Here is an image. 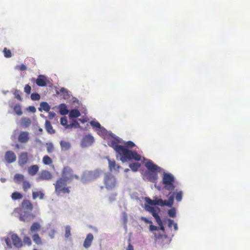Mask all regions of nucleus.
<instances>
[{"instance_id": "423d86ee", "label": "nucleus", "mask_w": 250, "mask_h": 250, "mask_svg": "<svg viewBox=\"0 0 250 250\" xmlns=\"http://www.w3.org/2000/svg\"><path fill=\"white\" fill-rule=\"evenodd\" d=\"M100 175V172L98 170L86 171L83 173L82 179L84 182L92 181L98 178Z\"/></svg>"}, {"instance_id": "3c124183", "label": "nucleus", "mask_w": 250, "mask_h": 250, "mask_svg": "<svg viewBox=\"0 0 250 250\" xmlns=\"http://www.w3.org/2000/svg\"><path fill=\"white\" fill-rule=\"evenodd\" d=\"M16 68L19 69L20 71H25L27 69L26 66L23 64L16 66Z\"/></svg>"}, {"instance_id": "864d4df0", "label": "nucleus", "mask_w": 250, "mask_h": 250, "mask_svg": "<svg viewBox=\"0 0 250 250\" xmlns=\"http://www.w3.org/2000/svg\"><path fill=\"white\" fill-rule=\"evenodd\" d=\"M5 241L7 247L9 248H12V243L10 239L8 237H7L5 238Z\"/></svg>"}, {"instance_id": "f03ea898", "label": "nucleus", "mask_w": 250, "mask_h": 250, "mask_svg": "<svg viewBox=\"0 0 250 250\" xmlns=\"http://www.w3.org/2000/svg\"><path fill=\"white\" fill-rule=\"evenodd\" d=\"M63 173L65 176L57 180L55 185V191L58 195L61 193H69L70 191L69 187H67V183L73 179H79L78 176L73 173V170L70 167H65Z\"/></svg>"}, {"instance_id": "a19ab883", "label": "nucleus", "mask_w": 250, "mask_h": 250, "mask_svg": "<svg viewBox=\"0 0 250 250\" xmlns=\"http://www.w3.org/2000/svg\"><path fill=\"white\" fill-rule=\"evenodd\" d=\"M30 97L33 101H38L41 98L40 95L37 93H32Z\"/></svg>"}, {"instance_id": "b1692460", "label": "nucleus", "mask_w": 250, "mask_h": 250, "mask_svg": "<svg viewBox=\"0 0 250 250\" xmlns=\"http://www.w3.org/2000/svg\"><path fill=\"white\" fill-rule=\"evenodd\" d=\"M41 229V226L38 222H34L30 227V231L32 232H37Z\"/></svg>"}, {"instance_id": "4d7b16f0", "label": "nucleus", "mask_w": 250, "mask_h": 250, "mask_svg": "<svg viewBox=\"0 0 250 250\" xmlns=\"http://www.w3.org/2000/svg\"><path fill=\"white\" fill-rule=\"evenodd\" d=\"M73 127L74 128H79L80 127V125L78 123V122L76 120H74L72 122Z\"/></svg>"}, {"instance_id": "c9c22d12", "label": "nucleus", "mask_w": 250, "mask_h": 250, "mask_svg": "<svg viewBox=\"0 0 250 250\" xmlns=\"http://www.w3.org/2000/svg\"><path fill=\"white\" fill-rule=\"evenodd\" d=\"M31 187V185L28 181H24L22 182V188L24 191L26 192Z\"/></svg>"}, {"instance_id": "09e8293b", "label": "nucleus", "mask_w": 250, "mask_h": 250, "mask_svg": "<svg viewBox=\"0 0 250 250\" xmlns=\"http://www.w3.org/2000/svg\"><path fill=\"white\" fill-rule=\"evenodd\" d=\"M61 124L62 125L65 127L67 125V119L66 117H62L61 118Z\"/></svg>"}, {"instance_id": "2f4dec72", "label": "nucleus", "mask_w": 250, "mask_h": 250, "mask_svg": "<svg viewBox=\"0 0 250 250\" xmlns=\"http://www.w3.org/2000/svg\"><path fill=\"white\" fill-rule=\"evenodd\" d=\"M22 197V195L17 191L13 192L11 195L12 199L14 200L21 199Z\"/></svg>"}, {"instance_id": "f257e3e1", "label": "nucleus", "mask_w": 250, "mask_h": 250, "mask_svg": "<svg viewBox=\"0 0 250 250\" xmlns=\"http://www.w3.org/2000/svg\"><path fill=\"white\" fill-rule=\"evenodd\" d=\"M118 144V140L115 139H111L108 142L109 146L112 147L118 155L121 156L120 160L123 163L127 161V160H134L137 161L141 160V156L138 154L136 151L130 150Z\"/></svg>"}, {"instance_id": "052dcab7", "label": "nucleus", "mask_w": 250, "mask_h": 250, "mask_svg": "<svg viewBox=\"0 0 250 250\" xmlns=\"http://www.w3.org/2000/svg\"><path fill=\"white\" fill-rule=\"evenodd\" d=\"M29 109L32 112H35L36 111V108L33 106H29Z\"/></svg>"}, {"instance_id": "c756f323", "label": "nucleus", "mask_w": 250, "mask_h": 250, "mask_svg": "<svg viewBox=\"0 0 250 250\" xmlns=\"http://www.w3.org/2000/svg\"><path fill=\"white\" fill-rule=\"evenodd\" d=\"M13 110L15 113L18 116H21L22 114L21 106L20 104H16L14 106Z\"/></svg>"}, {"instance_id": "4c0bfd02", "label": "nucleus", "mask_w": 250, "mask_h": 250, "mask_svg": "<svg viewBox=\"0 0 250 250\" xmlns=\"http://www.w3.org/2000/svg\"><path fill=\"white\" fill-rule=\"evenodd\" d=\"M23 242L25 245L30 246L32 245V241L29 236H25L23 238Z\"/></svg>"}, {"instance_id": "79ce46f5", "label": "nucleus", "mask_w": 250, "mask_h": 250, "mask_svg": "<svg viewBox=\"0 0 250 250\" xmlns=\"http://www.w3.org/2000/svg\"><path fill=\"white\" fill-rule=\"evenodd\" d=\"M3 53L4 54V57L6 58H10L12 56L11 51L9 49H7L6 47L3 49Z\"/></svg>"}, {"instance_id": "603ef678", "label": "nucleus", "mask_w": 250, "mask_h": 250, "mask_svg": "<svg viewBox=\"0 0 250 250\" xmlns=\"http://www.w3.org/2000/svg\"><path fill=\"white\" fill-rule=\"evenodd\" d=\"M140 220L141 221H144L146 224H152V222L151 221L149 220L148 219H147L145 217H141L140 218Z\"/></svg>"}, {"instance_id": "bb28decb", "label": "nucleus", "mask_w": 250, "mask_h": 250, "mask_svg": "<svg viewBox=\"0 0 250 250\" xmlns=\"http://www.w3.org/2000/svg\"><path fill=\"white\" fill-rule=\"evenodd\" d=\"M81 113L78 109H72L69 113V117L70 118H75L79 117Z\"/></svg>"}, {"instance_id": "e433bc0d", "label": "nucleus", "mask_w": 250, "mask_h": 250, "mask_svg": "<svg viewBox=\"0 0 250 250\" xmlns=\"http://www.w3.org/2000/svg\"><path fill=\"white\" fill-rule=\"evenodd\" d=\"M42 162L44 165H50L52 163V159L47 155H45L43 157Z\"/></svg>"}, {"instance_id": "20e7f679", "label": "nucleus", "mask_w": 250, "mask_h": 250, "mask_svg": "<svg viewBox=\"0 0 250 250\" xmlns=\"http://www.w3.org/2000/svg\"><path fill=\"white\" fill-rule=\"evenodd\" d=\"M162 183L164 185V188L169 191L174 190L175 186H174V177L170 173H164Z\"/></svg>"}, {"instance_id": "a18cd8bd", "label": "nucleus", "mask_w": 250, "mask_h": 250, "mask_svg": "<svg viewBox=\"0 0 250 250\" xmlns=\"http://www.w3.org/2000/svg\"><path fill=\"white\" fill-rule=\"evenodd\" d=\"M135 146V145L133 142H132L131 141H129L125 143V146H124L126 148H133V147H134Z\"/></svg>"}, {"instance_id": "dca6fc26", "label": "nucleus", "mask_w": 250, "mask_h": 250, "mask_svg": "<svg viewBox=\"0 0 250 250\" xmlns=\"http://www.w3.org/2000/svg\"><path fill=\"white\" fill-rule=\"evenodd\" d=\"M94 236L92 233H88L84 241L83 246V247L87 249L90 247L91 245L92 242L93 240Z\"/></svg>"}, {"instance_id": "412c9836", "label": "nucleus", "mask_w": 250, "mask_h": 250, "mask_svg": "<svg viewBox=\"0 0 250 250\" xmlns=\"http://www.w3.org/2000/svg\"><path fill=\"white\" fill-rule=\"evenodd\" d=\"M60 146L61 147V149L62 151H67L69 150L71 146V144L70 142L64 141H61L60 142Z\"/></svg>"}, {"instance_id": "6ab92c4d", "label": "nucleus", "mask_w": 250, "mask_h": 250, "mask_svg": "<svg viewBox=\"0 0 250 250\" xmlns=\"http://www.w3.org/2000/svg\"><path fill=\"white\" fill-rule=\"evenodd\" d=\"M20 124L22 127L27 128L31 125V120L29 118L23 117L21 119Z\"/></svg>"}, {"instance_id": "5fc2aeb1", "label": "nucleus", "mask_w": 250, "mask_h": 250, "mask_svg": "<svg viewBox=\"0 0 250 250\" xmlns=\"http://www.w3.org/2000/svg\"><path fill=\"white\" fill-rule=\"evenodd\" d=\"M159 228L157 226H154L152 224H150L149 226V230L151 231H154V230H158Z\"/></svg>"}, {"instance_id": "680f3d73", "label": "nucleus", "mask_w": 250, "mask_h": 250, "mask_svg": "<svg viewBox=\"0 0 250 250\" xmlns=\"http://www.w3.org/2000/svg\"><path fill=\"white\" fill-rule=\"evenodd\" d=\"M127 250H134L133 246L130 244H129L127 248Z\"/></svg>"}, {"instance_id": "c03bdc74", "label": "nucleus", "mask_w": 250, "mask_h": 250, "mask_svg": "<svg viewBox=\"0 0 250 250\" xmlns=\"http://www.w3.org/2000/svg\"><path fill=\"white\" fill-rule=\"evenodd\" d=\"M46 149L48 153H51L54 150V145L52 143H50L46 144Z\"/></svg>"}, {"instance_id": "72a5a7b5", "label": "nucleus", "mask_w": 250, "mask_h": 250, "mask_svg": "<svg viewBox=\"0 0 250 250\" xmlns=\"http://www.w3.org/2000/svg\"><path fill=\"white\" fill-rule=\"evenodd\" d=\"M33 198L34 199H36L39 197L40 199H42L44 197V194L41 191H33L32 192Z\"/></svg>"}, {"instance_id": "c85d7f7f", "label": "nucleus", "mask_w": 250, "mask_h": 250, "mask_svg": "<svg viewBox=\"0 0 250 250\" xmlns=\"http://www.w3.org/2000/svg\"><path fill=\"white\" fill-rule=\"evenodd\" d=\"M59 112L61 115H65L68 113L69 111L65 104H61L60 107Z\"/></svg>"}, {"instance_id": "8fccbe9b", "label": "nucleus", "mask_w": 250, "mask_h": 250, "mask_svg": "<svg viewBox=\"0 0 250 250\" xmlns=\"http://www.w3.org/2000/svg\"><path fill=\"white\" fill-rule=\"evenodd\" d=\"M31 87L29 84H26L24 88V91L27 94L31 93Z\"/></svg>"}, {"instance_id": "6e6d98bb", "label": "nucleus", "mask_w": 250, "mask_h": 250, "mask_svg": "<svg viewBox=\"0 0 250 250\" xmlns=\"http://www.w3.org/2000/svg\"><path fill=\"white\" fill-rule=\"evenodd\" d=\"M154 218H155L157 224L159 225L163 224L162 221L160 218V217L159 216V215L158 214L157 215H156L155 217H154Z\"/></svg>"}, {"instance_id": "4be33fe9", "label": "nucleus", "mask_w": 250, "mask_h": 250, "mask_svg": "<svg viewBox=\"0 0 250 250\" xmlns=\"http://www.w3.org/2000/svg\"><path fill=\"white\" fill-rule=\"evenodd\" d=\"M50 109V106L47 102H43L40 104V107L39 108V110L40 111H42L43 110L46 112H48Z\"/></svg>"}, {"instance_id": "4468645a", "label": "nucleus", "mask_w": 250, "mask_h": 250, "mask_svg": "<svg viewBox=\"0 0 250 250\" xmlns=\"http://www.w3.org/2000/svg\"><path fill=\"white\" fill-rule=\"evenodd\" d=\"M35 217L33 214L25 212L23 214H21L20 216V220L23 222H29Z\"/></svg>"}, {"instance_id": "9d476101", "label": "nucleus", "mask_w": 250, "mask_h": 250, "mask_svg": "<svg viewBox=\"0 0 250 250\" xmlns=\"http://www.w3.org/2000/svg\"><path fill=\"white\" fill-rule=\"evenodd\" d=\"M29 133L27 131H21L18 136V141L21 143H26L29 140Z\"/></svg>"}, {"instance_id": "49530a36", "label": "nucleus", "mask_w": 250, "mask_h": 250, "mask_svg": "<svg viewBox=\"0 0 250 250\" xmlns=\"http://www.w3.org/2000/svg\"><path fill=\"white\" fill-rule=\"evenodd\" d=\"M183 197L182 191H179L176 193L175 195V199L177 202H180L182 200Z\"/></svg>"}, {"instance_id": "aec40b11", "label": "nucleus", "mask_w": 250, "mask_h": 250, "mask_svg": "<svg viewBox=\"0 0 250 250\" xmlns=\"http://www.w3.org/2000/svg\"><path fill=\"white\" fill-rule=\"evenodd\" d=\"M109 164V167L110 170H119L120 166L117 165L115 162V161L113 160H111L109 158H107Z\"/></svg>"}, {"instance_id": "6e6552de", "label": "nucleus", "mask_w": 250, "mask_h": 250, "mask_svg": "<svg viewBox=\"0 0 250 250\" xmlns=\"http://www.w3.org/2000/svg\"><path fill=\"white\" fill-rule=\"evenodd\" d=\"M32 82H36V84L39 86H45L46 85L47 82L48 80L47 78L42 75H40L37 79L35 78H32L31 79Z\"/></svg>"}, {"instance_id": "e2e57ef3", "label": "nucleus", "mask_w": 250, "mask_h": 250, "mask_svg": "<svg viewBox=\"0 0 250 250\" xmlns=\"http://www.w3.org/2000/svg\"><path fill=\"white\" fill-rule=\"evenodd\" d=\"M55 116V113L54 112H50L49 117L50 119L53 118Z\"/></svg>"}, {"instance_id": "473e14b6", "label": "nucleus", "mask_w": 250, "mask_h": 250, "mask_svg": "<svg viewBox=\"0 0 250 250\" xmlns=\"http://www.w3.org/2000/svg\"><path fill=\"white\" fill-rule=\"evenodd\" d=\"M129 167L133 171H137L141 167V164L139 163H133L129 165Z\"/></svg>"}, {"instance_id": "7ed1b4c3", "label": "nucleus", "mask_w": 250, "mask_h": 250, "mask_svg": "<svg viewBox=\"0 0 250 250\" xmlns=\"http://www.w3.org/2000/svg\"><path fill=\"white\" fill-rule=\"evenodd\" d=\"M145 166L149 171L148 174V179L152 183H156L158 176L157 172L159 171L160 167L153 163L151 160H148L145 164Z\"/></svg>"}, {"instance_id": "0eeeda50", "label": "nucleus", "mask_w": 250, "mask_h": 250, "mask_svg": "<svg viewBox=\"0 0 250 250\" xmlns=\"http://www.w3.org/2000/svg\"><path fill=\"white\" fill-rule=\"evenodd\" d=\"M52 178L51 173L46 170H42L38 175L36 178V181L40 182L41 181L49 180Z\"/></svg>"}, {"instance_id": "de8ad7c7", "label": "nucleus", "mask_w": 250, "mask_h": 250, "mask_svg": "<svg viewBox=\"0 0 250 250\" xmlns=\"http://www.w3.org/2000/svg\"><path fill=\"white\" fill-rule=\"evenodd\" d=\"M168 215L172 218H174L176 216V210L174 208H172L168 210Z\"/></svg>"}, {"instance_id": "cd10ccee", "label": "nucleus", "mask_w": 250, "mask_h": 250, "mask_svg": "<svg viewBox=\"0 0 250 250\" xmlns=\"http://www.w3.org/2000/svg\"><path fill=\"white\" fill-rule=\"evenodd\" d=\"M14 179L16 183L19 184L24 181V176L21 174H16L14 176Z\"/></svg>"}, {"instance_id": "f3484780", "label": "nucleus", "mask_w": 250, "mask_h": 250, "mask_svg": "<svg viewBox=\"0 0 250 250\" xmlns=\"http://www.w3.org/2000/svg\"><path fill=\"white\" fill-rule=\"evenodd\" d=\"M21 208L28 211H31L33 207L31 202L28 200H24L21 203Z\"/></svg>"}, {"instance_id": "9b49d317", "label": "nucleus", "mask_w": 250, "mask_h": 250, "mask_svg": "<svg viewBox=\"0 0 250 250\" xmlns=\"http://www.w3.org/2000/svg\"><path fill=\"white\" fill-rule=\"evenodd\" d=\"M94 142V138L90 135H85L82 139V146H88L92 145Z\"/></svg>"}, {"instance_id": "1a4fd4ad", "label": "nucleus", "mask_w": 250, "mask_h": 250, "mask_svg": "<svg viewBox=\"0 0 250 250\" xmlns=\"http://www.w3.org/2000/svg\"><path fill=\"white\" fill-rule=\"evenodd\" d=\"M4 158L7 163L11 164L16 161L17 157L13 151L9 150L5 152Z\"/></svg>"}, {"instance_id": "f704fd0d", "label": "nucleus", "mask_w": 250, "mask_h": 250, "mask_svg": "<svg viewBox=\"0 0 250 250\" xmlns=\"http://www.w3.org/2000/svg\"><path fill=\"white\" fill-rule=\"evenodd\" d=\"M166 203V200H163L161 199H157V197L155 198V205H159L161 207L167 206Z\"/></svg>"}, {"instance_id": "13d9d810", "label": "nucleus", "mask_w": 250, "mask_h": 250, "mask_svg": "<svg viewBox=\"0 0 250 250\" xmlns=\"http://www.w3.org/2000/svg\"><path fill=\"white\" fill-rule=\"evenodd\" d=\"M168 226L169 228L172 227V226H173L174 222L173 220L169 219L168 220Z\"/></svg>"}, {"instance_id": "5701e85b", "label": "nucleus", "mask_w": 250, "mask_h": 250, "mask_svg": "<svg viewBox=\"0 0 250 250\" xmlns=\"http://www.w3.org/2000/svg\"><path fill=\"white\" fill-rule=\"evenodd\" d=\"M45 129L47 132L49 134H54L55 132L54 129H53L52 126L50 122L48 120H46L45 123Z\"/></svg>"}, {"instance_id": "39448f33", "label": "nucleus", "mask_w": 250, "mask_h": 250, "mask_svg": "<svg viewBox=\"0 0 250 250\" xmlns=\"http://www.w3.org/2000/svg\"><path fill=\"white\" fill-rule=\"evenodd\" d=\"M104 184L107 189H112L115 188L117 181L115 177L111 173H106L104 178Z\"/></svg>"}, {"instance_id": "393cba45", "label": "nucleus", "mask_w": 250, "mask_h": 250, "mask_svg": "<svg viewBox=\"0 0 250 250\" xmlns=\"http://www.w3.org/2000/svg\"><path fill=\"white\" fill-rule=\"evenodd\" d=\"M32 239L34 243L37 245H42V238L40 237L38 233H35L32 235Z\"/></svg>"}, {"instance_id": "a878e982", "label": "nucleus", "mask_w": 250, "mask_h": 250, "mask_svg": "<svg viewBox=\"0 0 250 250\" xmlns=\"http://www.w3.org/2000/svg\"><path fill=\"white\" fill-rule=\"evenodd\" d=\"M171 191H169L168 194L167 195V196L168 197V200H166V203L167 204V206L169 207H171L173 205L174 199V193L171 194Z\"/></svg>"}, {"instance_id": "58836bf2", "label": "nucleus", "mask_w": 250, "mask_h": 250, "mask_svg": "<svg viewBox=\"0 0 250 250\" xmlns=\"http://www.w3.org/2000/svg\"><path fill=\"white\" fill-rule=\"evenodd\" d=\"M145 200L147 204V205L154 206L155 205V199L154 200H151L150 198L146 197L145 198Z\"/></svg>"}, {"instance_id": "2eb2a0df", "label": "nucleus", "mask_w": 250, "mask_h": 250, "mask_svg": "<svg viewBox=\"0 0 250 250\" xmlns=\"http://www.w3.org/2000/svg\"><path fill=\"white\" fill-rule=\"evenodd\" d=\"M28 160V154L26 152L21 153L19 157V164L20 166L26 164Z\"/></svg>"}, {"instance_id": "338daca9", "label": "nucleus", "mask_w": 250, "mask_h": 250, "mask_svg": "<svg viewBox=\"0 0 250 250\" xmlns=\"http://www.w3.org/2000/svg\"><path fill=\"white\" fill-rule=\"evenodd\" d=\"M159 226L160 227V229L162 230H164L165 228H164V227L163 225V224H162L161 225H159Z\"/></svg>"}, {"instance_id": "ddd939ff", "label": "nucleus", "mask_w": 250, "mask_h": 250, "mask_svg": "<svg viewBox=\"0 0 250 250\" xmlns=\"http://www.w3.org/2000/svg\"><path fill=\"white\" fill-rule=\"evenodd\" d=\"M145 208L146 210L150 212L154 217L157 215L160 211V208L158 207H153L145 204Z\"/></svg>"}, {"instance_id": "69168bd1", "label": "nucleus", "mask_w": 250, "mask_h": 250, "mask_svg": "<svg viewBox=\"0 0 250 250\" xmlns=\"http://www.w3.org/2000/svg\"><path fill=\"white\" fill-rule=\"evenodd\" d=\"M79 121H80L82 123H84L86 122V121L84 119H79Z\"/></svg>"}, {"instance_id": "774afa93", "label": "nucleus", "mask_w": 250, "mask_h": 250, "mask_svg": "<svg viewBox=\"0 0 250 250\" xmlns=\"http://www.w3.org/2000/svg\"><path fill=\"white\" fill-rule=\"evenodd\" d=\"M64 88H61V89H60V91H61V92H63V91H64Z\"/></svg>"}, {"instance_id": "bf43d9fd", "label": "nucleus", "mask_w": 250, "mask_h": 250, "mask_svg": "<svg viewBox=\"0 0 250 250\" xmlns=\"http://www.w3.org/2000/svg\"><path fill=\"white\" fill-rule=\"evenodd\" d=\"M73 127V123H72L70 124H69V125L67 124L65 128L66 129H71Z\"/></svg>"}, {"instance_id": "0e129e2a", "label": "nucleus", "mask_w": 250, "mask_h": 250, "mask_svg": "<svg viewBox=\"0 0 250 250\" xmlns=\"http://www.w3.org/2000/svg\"><path fill=\"white\" fill-rule=\"evenodd\" d=\"M174 229L175 230H177L178 229V226L176 223L174 224L173 225Z\"/></svg>"}, {"instance_id": "7c9ffc66", "label": "nucleus", "mask_w": 250, "mask_h": 250, "mask_svg": "<svg viewBox=\"0 0 250 250\" xmlns=\"http://www.w3.org/2000/svg\"><path fill=\"white\" fill-rule=\"evenodd\" d=\"M90 124L93 127L97 128V131H100L102 129L101 125L98 122L91 121L90 122Z\"/></svg>"}, {"instance_id": "f8f14e48", "label": "nucleus", "mask_w": 250, "mask_h": 250, "mask_svg": "<svg viewBox=\"0 0 250 250\" xmlns=\"http://www.w3.org/2000/svg\"><path fill=\"white\" fill-rule=\"evenodd\" d=\"M11 240L15 247L20 248L22 246V242L17 234L14 233L11 235Z\"/></svg>"}, {"instance_id": "37998d69", "label": "nucleus", "mask_w": 250, "mask_h": 250, "mask_svg": "<svg viewBox=\"0 0 250 250\" xmlns=\"http://www.w3.org/2000/svg\"><path fill=\"white\" fill-rule=\"evenodd\" d=\"M71 227L69 226H66L65 228V237L68 238L71 235Z\"/></svg>"}, {"instance_id": "a211bd4d", "label": "nucleus", "mask_w": 250, "mask_h": 250, "mask_svg": "<svg viewBox=\"0 0 250 250\" xmlns=\"http://www.w3.org/2000/svg\"><path fill=\"white\" fill-rule=\"evenodd\" d=\"M39 169V167L37 165H32L28 167V173L31 176H34L37 173Z\"/></svg>"}, {"instance_id": "ea45409f", "label": "nucleus", "mask_w": 250, "mask_h": 250, "mask_svg": "<svg viewBox=\"0 0 250 250\" xmlns=\"http://www.w3.org/2000/svg\"><path fill=\"white\" fill-rule=\"evenodd\" d=\"M13 94L18 100L21 101L22 100V98L20 95V91L18 89H15L13 92Z\"/></svg>"}]
</instances>
